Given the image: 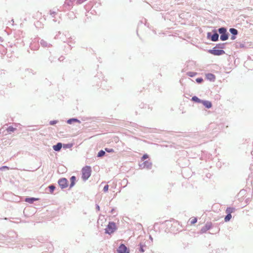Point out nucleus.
<instances>
[{
    "mask_svg": "<svg viewBox=\"0 0 253 253\" xmlns=\"http://www.w3.org/2000/svg\"><path fill=\"white\" fill-rule=\"evenodd\" d=\"M30 47H31V49L36 50V49H38L39 45H38L37 48H34V46H33V44H31V45H30Z\"/></svg>",
    "mask_w": 253,
    "mask_h": 253,
    "instance_id": "40",
    "label": "nucleus"
},
{
    "mask_svg": "<svg viewBox=\"0 0 253 253\" xmlns=\"http://www.w3.org/2000/svg\"><path fill=\"white\" fill-rule=\"evenodd\" d=\"M55 39L58 38V37H57V35H56V36L55 37Z\"/></svg>",
    "mask_w": 253,
    "mask_h": 253,
    "instance_id": "45",
    "label": "nucleus"
},
{
    "mask_svg": "<svg viewBox=\"0 0 253 253\" xmlns=\"http://www.w3.org/2000/svg\"><path fill=\"white\" fill-rule=\"evenodd\" d=\"M204 81V80L202 77L197 78L196 79V82L198 84H201Z\"/></svg>",
    "mask_w": 253,
    "mask_h": 253,
    "instance_id": "30",
    "label": "nucleus"
},
{
    "mask_svg": "<svg viewBox=\"0 0 253 253\" xmlns=\"http://www.w3.org/2000/svg\"><path fill=\"white\" fill-rule=\"evenodd\" d=\"M5 169H8V167L6 166H3L0 168V169H1V170H3Z\"/></svg>",
    "mask_w": 253,
    "mask_h": 253,
    "instance_id": "44",
    "label": "nucleus"
},
{
    "mask_svg": "<svg viewBox=\"0 0 253 253\" xmlns=\"http://www.w3.org/2000/svg\"><path fill=\"white\" fill-rule=\"evenodd\" d=\"M86 0H77V2L78 4H81L83 3L84 1H86Z\"/></svg>",
    "mask_w": 253,
    "mask_h": 253,
    "instance_id": "38",
    "label": "nucleus"
},
{
    "mask_svg": "<svg viewBox=\"0 0 253 253\" xmlns=\"http://www.w3.org/2000/svg\"><path fill=\"white\" fill-rule=\"evenodd\" d=\"M118 253H129L127 247L124 244H121L117 249Z\"/></svg>",
    "mask_w": 253,
    "mask_h": 253,
    "instance_id": "11",
    "label": "nucleus"
},
{
    "mask_svg": "<svg viewBox=\"0 0 253 253\" xmlns=\"http://www.w3.org/2000/svg\"><path fill=\"white\" fill-rule=\"evenodd\" d=\"M30 17V14L25 11H22L20 13V19L23 22L24 21H27V19Z\"/></svg>",
    "mask_w": 253,
    "mask_h": 253,
    "instance_id": "12",
    "label": "nucleus"
},
{
    "mask_svg": "<svg viewBox=\"0 0 253 253\" xmlns=\"http://www.w3.org/2000/svg\"><path fill=\"white\" fill-rule=\"evenodd\" d=\"M237 36L235 35H231V40H234L236 39Z\"/></svg>",
    "mask_w": 253,
    "mask_h": 253,
    "instance_id": "42",
    "label": "nucleus"
},
{
    "mask_svg": "<svg viewBox=\"0 0 253 253\" xmlns=\"http://www.w3.org/2000/svg\"><path fill=\"white\" fill-rule=\"evenodd\" d=\"M56 59V57L53 56L52 55H50L48 58V60L50 62V63L54 62V61H55Z\"/></svg>",
    "mask_w": 253,
    "mask_h": 253,
    "instance_id": "29",
    "label": "nucleus"
},
{
    "mask_svg": "<svg viewBox=\"0 0 253 253\" xmlns=\"http://www.w3.org/2000/svg\"><path fill=\"white\" fill-rule=\"evenodd\" d=\"M38 42L43 48H49L52 46L51 43L43 39H39Z\"/></svg>",
    "mask_w": 253,
    "mask_h": 253,
    "instance_id": "10",
    "label": "nucleus"
},
{
    "mask_svg": "<svg viewBox=\"0 0 253 253\" xmlns=\"http://www.w3.org/2000/svg\"><path fill=\"white\" fill-rule=\"evenodd\" d=\"M105 150L108 152H114V150L113 149H107V148H106L105 149Z\"/></svg>",
    "mask_w": 253,
    "mask_h": 253,
    "instance_id": "41",
    "label": "nucleus"
},
{
    "mask_svg": "<svg viewBox=\"0 0 253 253\" xmlns=\"http://www.w3.org/2000/svg\"><path fill=\"white\" fill-rule=\"evenodd\" d=\"M58 183L61 189L66 188L68 186V181L67 179L65 178H60L58 180Z\"/></svg>",
    "mask_w": 253,
    "mask_h": 253,
    "instance_id": "9",
    "label": "nucleus"
},
{
    "mask_svg": "<svg viewBox=\"0 0 253 253\" xmlns=\"http://www.w3.org/2000/svg\"><path fill=\"white\" fill-rule=\"evenodd\" d=\"M49 189L50 190V192L51 193H52L53 192V191L55 190V187L53 185H50L49 186Z\"/></svg>",
    "mask_w": 253,
    "mask_h": 253,
    "instance_id": "33",
    "label": "nucleus"
},
{
    "mask_svg": "<svg viewBox=\"0 0 253 253\" xmlns=\"http://www.w3.org/2000/svg\"><path fill=\"white\" fill-rule=\"evenodd\" d=\"M37 200V199L32 198H26L25 201L30 203H33L34 201Z\"/></svg>",
    "mask_w": 253,
    "mask_h": 253,
    "instance_id": "26",
    "label": "nucleus"
},
{
    "mask_svg": "<svg viewBox=\"0 0 253 253\" xmlns=\"http://www.w3.org/2000/svg\"><path fill=\"white\" fill-rule=\"evenodd\" d=\"M65 59V57L63 56H61L58 58V60L59 61H62Z\"/></svg>",
    "mask_w": 253,
    "mask_h": 253,
    "instance_id": "37",
    "label": "nucleus"
},
{
    "mask_svg": "<svg viewBox=\"0 0 253 253\" xmlns=\"http://www.w3.org/2000/svg\"><path fill=\"white\" fill-rule=\"evenodd\" d=\"M218 32L220 35V40L221 41H225L229 39V34L227 32V28L221 27L218 29Z\"/></svg>",
    "mask_w": 253,
    "mask_h": 253,
    "instance_id": "2",
    "label": "nucleus"
},
{
    "mask_svg": "<svg viewBox=\"0 0 253 253\" xmlns=\"http://www.w3.org/2000/svg\"><path fill=\"white\" fill-rule=\"evenodd\" d=\"M105 153L104 151L101 150L98 152L97 156L98 157H102V156H104L105 155Z\"/></svg>",
    "mask_w": 253,
    "mask_h": 253,
    "instance_id": "31",
    "label": "nucleus"
},
{
    "mask_svg": "<svg viewBox=\"0 0 253 253\" xmlns=\"http://www.w3.org/2000/svg\"><path fill=\"white\" fill-rule=\"evenodd\" d=\"M148 158V155L147 154H144L141 158L142 161H144V160L147 159Z\"/></svg>",
    "mask_w": 253,
    "mask_h": 253,
    "instance_id": "34",
    "label": "nucleus"
},
{
    "mask_svg": "<svg viewBox=\"0 0 253 253\" xmlns=\"http://www.w3.org/2000/svg\"><path fill=\"white\" fill-rule=\"evenodd\" d=\"M11 21L12 22V23H11L10 22H9L7 24L8 26H10V25L13 26L14 22V20L12 19Z\"/></svg>",
    "mask_w": 253,
    "mask_h": 253,
    "instance_id": "39",
    "label": "nucleus"
},
{
    "mask_svg": "<svg viewBox=\"0 0 253 253\" xmlns=\"http://www.w3.org/2000/svg\"><path fill=\"white\" fill-rule=\"evenodd\" d=\"M74 122H79V123L80 121L78 120L77 119H69L67 121V123L68 124H72L73 123H74Z\"/></svg>",
    "mask_w": 253,
    "mask_h": 253,
    "instance_id": "25",
    "label": "nucleus"
},
{
    "mask_svg": "<svg viewBox=\"0 0 253 253\" xmlns=\"http://www.w3.org/2000/svg\"><path fill=\"white\" fill-rule=\"evenodd\" d=\"M109 188V186L108 185H105L104 187L103 190L105 192H106L108 191Z\"/></svg>",
    "mask_w": 253,
    "mask_h": 253,
    "instance_id": "35",
    "label": "nucleus"
},
{
    "mask_svg": "<svg viewBox=\"0 0 253 253\" xmlns=\"http://www.w3.org/2000/svg\"><path fill=\"white\" fill-rule=\"evenodd\" d=\"M189 221L190 222V224L193 225L197 222V218H196L195 217H191L190 218Z\"/></svg>",
    "mask_w": 253,
    "mask_h": 253,
    "instance_id": "24",
    "label": "nucleus"
},
{
    "mask_svg": "<svg viewBox=\"0 0 253 253\" xmlns=\"http://www.w3.org/2000/svg\"><path fill=\"white\" fill-rule=\"evenodd\" d=\"M147 163H148V162L147 161H145V162L144 163L146 164Z\"/></svg>",
    "mask_w": 253,
    "mask_h": 253,
    "instance_id": "47",
    "label": "nucleus"
},
{
    "mask_svg": "<svg viewBox=\"0 0 253 253\" xmlns=\"http://www.w3.org/2000/svg\"><path fill=\"white\" fill-rule=\"evenodd\" d=\"M50 15L52 17H54L55 15L57 14L56 12L53 10H50L49 11Z\"/></svg>",
    "mask_w": 253,
    "mask_h": 253,
    "instance_id": "32",
    "label": "nucleus"
},
{
    "mask_svg": "<svg viewBox=\"0 0 253 253\" xmlns=\"http://www.w3.org/2000/svg\"><path fill=\"white\" fill-rule=\"evenodd\" d=\"M226 43H218L216 44V45L214 46L217 48L223 49L225 48Z\"/></svg>",
    "mask_w": 253,
    "mask_h": 253,
    "instance_id": "17",
    "label": "nucleus"
},
{
    "mask_svg": "<svg viewBox=\"0 0 253 253\" xmlns=\"http://www.w3.org/2000/svg\"><path fill=\"white\" fill-rule=\"evenodd\" d=\"M57 123V121H51L49 122V124L50 125H54L56 124Z\"/></svg>",
    "mask_w": 253,
    "mask_h": 253,
    "instance_id": "36",
    "label": "nucleus"
},
{
    "mask_svg": "<svg viewBox=\"0 0 253 253\" xmlns=\"http://www.w3.org/2000/svg\"><path fill=\"white\" fill-rule=\"evenodd\" d=\"M16 129L15 128L13 127L12 126H9L6 128L7 132L9 133H11V132H14V131Z\"/></svg>",
    "mask_w": 253,
    "mask_h": 253,
    "instance_id": "21",
    "label": "nucleus"
},
{
    "mask_svg": "<svg viewBox=\"0 0 253 253\" xmlns=\"http://www.w3.org/2000/svg\"><path fill=\"white\" fill-rule=\"evenodd\" d=\"M206 79L211 81V82H214L215 80V76L212 73H208L206 75Z\"/></svg>",
    "mask_w": 253,
    "mask_h": 253,
    "instance_id": "14",
    "label": "nucleus"
},
{
    "mask_svg": "<svg viewBox=\"0 0 253 253\" xmlns=\"http://www.w3.org/2000/svg\"><path fill=\"white\" fill-rule=\"evenodd\" d=\"M218 30L214 29L211 32H208L207 38L212 42H217L219 40V34Z\"/></svg>",
    "mask_w": 253,
    "mask_h": 253,
    "instance_id": "3",
    "label": "nucleus"
},
{
    "mask_svg": "<svg viewBox=\"0 0 253 253\" xmlns=\"http://www.w3.org/2000/svg\"><path fill=\"white\" fill-rule=\"evenodd\" d=\"M117 229V226L115 223L110 222L105 229V233L111 234L114 233Z\"/></svg>",
    "mask_w": 253,
    "mask_h": 253,
    "instance_id": "5",
    "label": "nucleus"
},
{
    "mask_svg": "<svg viewBox=\"0 0 253 253\" xmlns=\"http://www.w3.org/2000/svg\"><path fill=\"white\" fill-rule=\"evenodd\" d=\"M229 31L230 33V34H231V35L237 36L239 33L238 31L236 29L234 28H230Z\"/></svg>",
    "mask_w": 253,
    "mask_h": 253,
    "instance_id": "16",
    "label": "nucleus"
},
{
    "mask_svg": "<svg viewBox=\"0 0 253 253\" xmlns=\"http://www.w3.org/2000/svg\"><path fill=\"white\" fill-rule=\"evenodd\" d=\"M75 0H65V4L68 6H71L73 4Z\"/></svg>",
    "mask_w": 253,
    "mask_h": 253,
    "instance_id": "23",
    "label": "nucleus"
},
{
    "mask_svg": "<svg viewBox=\"0 0 253 253\" xmlns=\"http://www.w3.org/2000/svg\"><path fill=\"white\" fill-rule=\"evenodd\" d=\"M201 104L207 109H210L212 106L211 102L209 100H203Z\"/></svg>",
    "mask_w": 253,
    "mask_h": 253,
    "instance_id": "13",
    "label": "nucleus"
},
{
    "mask_svg": "<svg viewBox=\"0 0 253 253\" xmlns=\"http://www.w3.org/2000/svg\"><path fill=\"white\" fill-rule=\"evenodd\" d=\"M25 72L26 73V75L29 76L30 74L32 75H35L36 72H34V71L31 69H25Z\"/></svg>",
    "mask_w": 253,
    "mask_h": 253,
    "instance_id": "20",
    "label": "nucleus"
},
{
    "mask_svg": "<svg viewBox=\"0 0 253 253\" xmlns=\"http://www.w3.org/2000/svg\"><path fill=\"white\" fill-rule=\"evenodd\" d=\"M249 44L248 42H236L235 44V47L236 48H243V49H247L249 48Z\"/></svg>",
    "mask_w": 253,
    "mask_h": 253,
    "instance_id": "7",
    "label": "nucleus"
},
{
    "mask_svg": "<svg viewBox=\"0 0 253 253\" xmlns=\"http://www.w3.org/2000/svg\"><path fill=\"white\" fill-rule=\"evenodd\" d=\"M235 211V209L233 208H227L226 210V212L227 214H231Z\"/></svg>",
    "mask_w": 253,
    "mask_h": 253,
    "instance_id": "22",
    "label": "nucleus"
},
{
    "mask_svg": "<svg viewBox=\"0 0 253 253\" xmlns=\"http://www.w3.org/2000/svg\"><path fill=\"white\" fill-rule=\"evenodd\" d=\"M22 23H21L20 24V26H21V27H22Z\"/></svg>",
    "mask_w": 253,
    "mask_h": 253,
    "instance_id": "46",
    "label": "nucleus"
},
{
    "mask_svg": "<svg viewBox=\"0 0 253 253\" xmlns=\"http://www.w3.org/2000/svg\"><path fill=\"white\" fill-rule=\"evenodd\" d=\"M91 169L89 166H85L82 169V178L84 180L87 179L91 175Z\"/></svg>",
    "mask_w": 253,
    "mask_h": 253,
    "instance_id": "4",
    "label": "nucleus"
},
{
    "mask_svg": "<svg viewBox=\"0 0 253 253\" xmlns=\"http://www.w3.org/2000/svg\"><path fill=\"white\" fill-rule=\"evenodd\" d=\"M232 217L231 214H227V215L224 218V221L225 222L229 221Z\"/></svg>",
    "mask_w": 253,
    "mask_h": 253,
    "instance_id": "28",
    "label": "nucleus"
},
{
    "mask_svg": "<svg viewBox=\"0 0 253 253\" xmlns=\"http://www.w3.org/2000/svg\"><path fill=\"white\" fill-rule=\"evenodd\" d=\"M62 148V144L61 143H58L56 145L53 146V149L56 151H59Z\"/></svg>",
    "mask_w": 253,
    "mask_h": 253,
    "instance_id": "18",
    "label": "nucleus"
},
{
    "mask_svg": "<svg viewBox=\"0 0 253 253\" xmlns=\"http://www.w3.org/2000/svg\"><path fill=\"white\" fill-rule=\"evenodd\" d=\"M208 52L215 56H220L225 53V51L223 49H220L215 47H213L212 49H209Z\"/></svg>",
    "mask_w": 253,
    "mask_h": 253,
    "instance_id": "6",
    "label": "nucleus"
},
{
    "mask_svg": "<svg viewBox=\"0 0 253 253\" xmlns=\"http://www.w3.org/2000/svg\"><path fill=\"white\" fill-rule=\"evenodd\" d=\"M202 99H200L197 96H193L191 98V101L197 103H202Z\"/></svg>",
    "mask_w": 253,
    "mask_h": 253,
    "instance_id": "15",
    "label": "nucleus"
},
{
    "mask_svg": "<svg viewBox=\"0 0 253 253\" xmlns=\"http://www.w3.org/2000/svg\"><path fill=\"white\" fill-rule=\"evenodd\" d=\"M19 36V39L17 38V44H20L22 45H24V41L23 40L24 36L23 31L19 30L17 32V37Z\"/></svg>",
    "mask_w": 253,
    "mask_h": 253,
    "instance_id": "8",
    "label": "nucleus"
},
{
    "mask_svg": "<svg viewBox=\"0 0 253 253\" xmlns=\"http://www.w3.org/2000/svg\"><path fill=\"white\" fill-rule=\"evenodd\" d=\"M197 74V73L196 72H188L187 73V75L190 77H193Z\"/></svg>",
    "mask_w": 253,
    "mask_h": 253,
    "instance_id": "27",
    "label": "nucleus"
},
{
    "mask_svg": "<svg viewBox=\"0 0 253 253\" xmlns=\"http://www.w3.org/2000/svg\"><path fill=\"white\" fill-rule=\"evenodd\" d=\"M167 226L168 227H169L168 232L175 233L179 231L180 224L177 221L169 222L168 223Z\"/></svg>",
    "mask_w": 253,
    "mask_h": 253,
    "instance_id": "1",
    "label": "nucleus"
},
{
    "mask_svg": "<svg viewBox=\"0 0 253 253\" xmlns=\"http://www.w3.org/2000/svg\"><path fill=\"white\" fill-rule=\"evenodd\" d=\"M76 180V178L75 176H72L71 177V178H70L71 184L70 185V188H72L73 186H74V185L75 184Z\"/></svg>",
    "mask_w": 253,
    "mask_h": 253,
    "instance_id": "19",
    "label": "nucleus"
},
{
    "mask_svg": "<svg viewBox=\"0 0 253 253\" xmlns=\"http://www.w3.org/2000/svg\"><path fill=\"white\" fill-rule=\"evenodd\" d=\"M141 105L143 106V107L142 108H144V109H146L147 107H148V106L146 104H144L143 103H141Z\"/></svg>",
    "mask_w": 253,
    "mask_h": 253,
    "instance_id": "43",
    "label": "nucleus"
}]
</instances>
